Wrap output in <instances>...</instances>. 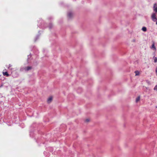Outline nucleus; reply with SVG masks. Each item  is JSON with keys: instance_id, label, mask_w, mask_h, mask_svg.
Listing matches in <instances>:
<instances>
[{"instance_id": "14", "label": "nucleus", "mask_w": 157, "mask_h": 157, "mask_svg": "<svg viewBox=\"0 0 157 157\" xmlns=\"http://www.w3.org/2000/svg\"><path fill=\"white\" fill-rule=\"evenodd\" d=\"M154 90H157V85H156L154 88Z\"/></svg>"}, {"instance_id": "5", "label": "nucleus", "mask_w": 157, "mask_h": 157, "mask_svg": "<svg viewBox=\"0 0 157 157\" xmlns=\"http://www.w3.org/2000/svg\"><path fill=\"white\" fill-rule=\"evenodd\" d=\"M73 16V13L71 12H69L67 13V16L69 18H71Z\"/></svg>"}, {"instance_id": "7", "label": "nucleus", "mask_w": 157, "mask_h": 157, "mask_svg": "<svg viewBox=\"0 0 157 157\" xmlns=\"http://www.w3.org/2000/svg\"><path fill=\"white\" fill-rule=\"evenodd\" d=\"M52 100V97H49L47 100V102L48 103H50Z\"/></svg>"}, {"instance_id": "15", "label": "nucleus", "mask_w": 157, "mask_h": 157, "mask_svg": "<svg viewBox=\"0 0 157 157\" xmlns=\"http://www.w3.org/2000/svg\"><path fill=\"white\" fill-rule=\"evenodd\" d=\"M39 35H37L36 37V38L35 39V41H36L37 39H38V38L39 36Z\"/></svg>"}, {"instance_id": "22", "label": "nucleus", "mask_w": 157, "mask_h": 157, "mask_svg": "<svg viewBox=\"0 0 157 157\" xmlns=\"http://www.w3.org/2000/svg\"><path fill=\"white\" fill-rule=\"evenodd\" d=\"M156 24L157 25V20L156 21Z\"/></svg>"}, {"instance_id": "18", "label": "nucleus", "mask_w": 157, "mask_h": 157, "mask_svg": "<svg viewBox=\"0 0 157 157\" xmlns=\"http://www.w3.org/2000/svg\"><path fill=\"white\" fill-rule=\"evenodd\" d=\"M11 66H12V65H11L10 64L9 65V67H8V68H10V67H11Z\"/></svg>"}, {"instance_id": "11", "label": "nucleus", "mask_w": 157, "mask_h": 157, "mask_svg": "<svg viewBox=\"0 0 157 157\" xmlns=\"http://www.w3.org/2000/svg\"><path fill=\"white\" fill-rule=\"evenodd\" d=\"M151 48H153L155 49V50H156V48L155 46L154 43H153L152 44Z\"/></svg>"}, {"instance_id": "19", "label": "nucleus", "mask_w": 157, "mask_h": 157, "mask_svg": "<svg viewBox=\"0 0 157 157\" xmlns=\"http://www.w3.org/2000/svg\"><path fill=\"white\" fill-rule=\"evenodd\" d=\"M155 71H156V75L157 76V67L156 68V69Z\"/></svg>"}, {"instance_id": "20", "label": "nucleus", "mask_w": 157, "mask_h": 157, "mask_svg": "<svg viewBox=\"0 0 157 157\" xmlns=\"http://www.w3.org/2000/svg\"><path fill=\"white\" fill-rule=\"evenodd\" d=\"M39 25H40V27L42 28H44V27L42 26V25H40L39 24Z\"/></svg>"}, {"instance_id": "16", "label": "nucleus", "mask_w": 157, "mask_h": 157, "mask_svg": "<svg viewBox=\"0 0 157 157\" xmlns=\"http://www.w3.org/2000/svg\"><path fill=\"white\" fill-rule=\"evenodd\" d=\"M52 25L51 24H50L49 25V27L50 29H51L52 28Z\"/></svg>"}, {"instance_id": "23", "label": "nucleus", "mask_w": 157, "mask_h": 157, "mask_svg": "<svg viewBox=\"0 0 157 157\" xmlns=\"http://www.w3.org/2000/svg\"><path fill=\"white\" fill-rule=\"evenodd\" d=\"M40 21L41 22H40V23L42 22H43V21Z\"/></svg>"}, {"instance_id": "8", "label": "nucleus", "mask_w": 157, "mask_h": 157, "mask_svg": "<svg viewBox=\"0 0 157 157\" xmlns=\"http://www.w3.org/2000/svg\"><path fill=\"white\" fill-rule=\"evenodd\" d=\"M153 58L154 60V62L155 63H156L157 62V57L154 56Z\"/></svg>"}, {"instance_id": "24", "label": "nucleus", "mask_w": 157, "mask_h": 157, "mask_svg": "<svg viewBox=\"0 0 157 157\" xmlns=\"http://www.w3.org/2000/svg\"><path fill=\"white\" fill-rule=\"evenodd\" d=\"M155 12L156 13H157V10H156V11Z\"/></svg>"}, {"instance_id": "13", "label": "nucleus", "mask_w": 157, "mask_h": 157, "mask_svg": "<svg viewBox=\"0 0 157 157\" xmlns=\"http://www.w3.org/2000/svg\"><path fill=\"white\" fill-rule=\"evenodd\" d=\"M3 86H4L3 83H2V84H1L0 85V88H2V87Z\"/></svg>"}, {"instance_id": "9", "label": "nucleus", "mask_w": 157, "mask_h": 157, "mask_svg": "<svg viewBox=\"0 0 157 157\" xmlns=\"http://www.w3.org/2000/svg\"><path fill=\"white\" fill-rule=\"evenodd\" d=\"M142 30L144 32H146L147 31V28L145 27H144L142 28Z\"/></svg>"}, {"instance_id": "10", "label": "nucleus", "mask_w": 157, "mask_h": 157, "mask_svg": "<svg viewBox=\"0 0 157 157\" xmlns=\"http://www.w3.org/2000/svg\"><path fill=\"white\" fill-rule=\"evenodd\" d=\"M135 73L136 76L140 74L139 72L138 71H136Z\"/></svg>"}, {"instance_id": "1", "label": "nucleus", "mask_w": 157, "mask_h": 157, "mask_svg": "<svg viewBox=\"0 0 157 157\" xmlns=\"http://www.w3.org/2000/svg\"><path fill=\"white\" fill-rule=\"evenodd\" d=\"M32 69V67L28 66L27 67H21L20 69V71H25L27 72Z\"/></svg>"}, {"instance_id": "2", "label": "nucleus", "mask_w": 157, "mask_h": 157, "mask_svg": "<svg viewBox=\"0 0 157 157\" xmlns=\"http://www.w3.org/2000/svg\"><path fill=\"white\" fill-rule=\"evenodd\" d=\"M151 17L152 20L153 21L155 22L157 20V17L155 13H152Z\"/></svg>"}, {"instance_id": "3", "label": "nucleus", "mask_w": 157, "mask_h": 157, "mask_svg": "<svg viewBox=\"0 0 157 157\" xmlns=\"http://www.w3.org/2000/svg\"><path fill=\"white\" fill-rule=\"evenodd\" d=\"M12 76L14 78H17L19 76L18 72L16 71H13L11 73Z\"/></svg>"}, {"instance_id": "17", "label": "nucleus", "mask_w": 157, "mask_h": 157, "mask_svg": "<svg viewBox=\"0 0 157 157\" xmlns=\"http://www.w3.org/2000/svg\"><path fill=\"white\" fill-rule=\"evenodd\" d=\"M90 121V120L88 119H87L85 121L86 122H88Z\"/></svg>"}, {"instance_id": "21", "label": "nucleus", "mask_w": 157, "mask_h": 157, "mask_svg": "<svg viewBox=\"0 0 157 157\" xmlns=\"http://www.w3.org/2000/svg\"><path fill=\"white\" fill-rule=\"evenodd\" d=\"M28 59L29 58H30V57H31L30 55H28Z\"/></svg>"}, {"instance_id": "12", "label": "nucleus", "mask_w": 157, "mask_h": 157, "mask_svg": "<svg viewBox=\"0 0 157 157\" xmlns=\"http://www.w3.org/2000/svg\"><path fill=\"white\" fill-rule=\"evenodd\" d=\"M140 100V97L139 96L137 97L136 99V102H138Z\"/></svg>"}, {"instance_id": "25", "label": "nucleus", "mask_w": 157, "mask_h": 157, "mask_svg": "<svg viewBox=\"0 0 157 157\" xmlns=\"http://www.w3.org/2000/svg\"><path fill=\"white\" fill-rule=\"evenodd\" d=\"M133 41H134V42L135 41V40H133Z\"/></svg>"}, {"instance_id": "6", "label": "nucleus", "mask_w": 157, "mask_h": 157, "mask_svg": "<svg viewBox=\"0 0 157 157\" xmlns=\"http://www.w3.org/2000/svg\"><path fill=\"white\" fill-rule=\"evenodd\" d=\"M3 75L6 76L7 77H8L9 76V75L8 73V72L7 71H6L5 72H3Z\"/></svg>"}, {"instance_id": "26", "label": "nucleus", "mask_w": 157, "mask_h": 157, "mask_svg": "<svg viewBox=\"0 0 157 157\" xmlns=\"http://www.w3.org/2000/svg\"><path fill=\"white\" fill-rule=\"evenodd\" d=\"M156 108H157V106H156Z\"/></svg>"}, {"instance_id": "4", "label": "nucleus", "mask_w": 157, "mask_h": 157, "mask_svg": "<svg viewBox=\"0 0 157 157\" xmlns=\"http://www.w3.org/2000/svg\"><path fill=\"white\" fill-rule=\"evenodd\" d=\"M153 10L155 12L157 10V4L155 3L154 4Z\"/></svg>"}]
</instances>
